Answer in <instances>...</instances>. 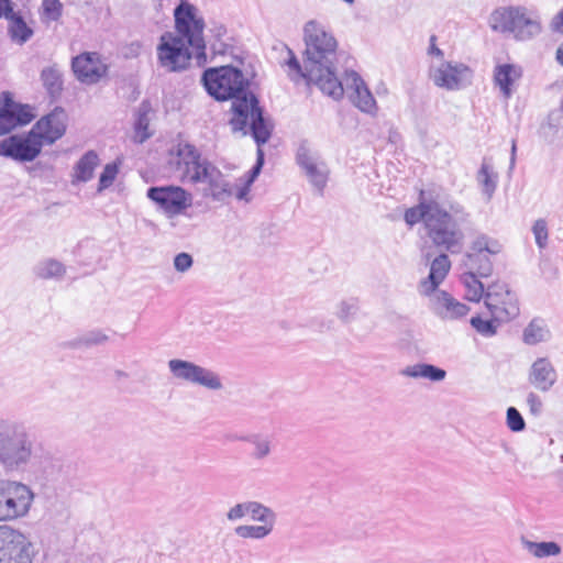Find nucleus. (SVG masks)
I'll return each mask as SVG.
<instances>
[{
    "instance_id": "nucleus-47",
    "label": "nucleus",
    "mask_w": 563,
    "mask_h": 563,
    "mask_svg": "<svg viewBox=\"0 0 563 563\" xmlns=\"http://www.w3.org/2000/svg\"><path fill=\"white\" fill-rule=\"evenodd\" d=\"M472 267H476L474 272L479 277H488L493 273V263L487 255H482V261L470 262Z\"/></svg>"
},
{
    "instance_id": "nucleus-15",
    "label": "nucleus",
    "mask_w": 563,
    "mask_h": 563,
    "mask_svg": "<svg viewBox=\"0 0 563 563\" xmlns=\"http://www.w3.org/2000/svg\"><path fill=\"white\" fill-rule=\"evenodd\" d=\"M430 77L437 87L446 90H460L472 82V69L462 63L443 62L431 69Z\"/></svg>"
},
{
    "instance_id": "nucleus-13",
    "label": "nucleus",
    "mask_w": 563,
    "mask_h": 563,
    "mask_svg": "<svg viewBox=\"0 0 563 563\" xmlns=\"http://www.w3.org/2000/svg\"><path fill=\"white\" fill-rule=\"evenodd\" d=\"M32 542L19 530L0 526V563H32Z\"/></svg>"
},
{
    "instance_id": "nucleus-63",
    "label": "nucleus",
    "mask_w": 563,
    "mask_h": 563,
    "mask_svg": "<svg viewBox=\"0 0 563 563\" xmlns=\"http://www.w3.org/2000/svg\"><path fill=\"white\" fill-rule=\"evenodd\" d=\"M343 2L347 3L349 5H353L355 0H342Z\"/></svg>"
},
{
    "instance_id": "nucleus-14",
    "label": "nucleus",
    "mask_w": 563,
    "mask_h": 563,
    "mask_svg": "<svg viewBox=\"0 0 563 563\" xmlns=\"http://www.w3.org/2000/svg\"><path fill=\"white\" fill-rule=\"evenodd\" d=\"M168 368L173 377L192 385L202 386L209 390H220L223 388L220 376L192 362L173 358L168 361Z\"/></svg>"
},
{
    "instance_id": "nucleus-52",
    "label": "nucleus",
    "mask_w": 563,
    "mask_h": 563,
    "mask_svg": "<svg viewBox=\"0 0 563 563\" xmlns=\"http://www.w3.org/2000/svg\"><path fill=\"white\" fill-rule=\"evenodd\" d=\"M548 124L554 129L563 128V111L561 109L551 111L548 117Z\"/></svg>"
},
{
    "instance_id": "nucleus-46",
    "label": "nucleus",
    "mask_w": 563,
    "mask_h": 563,
    "mask_svg": "<svg viewBox=\"0 0 563 563\" xmlns=\"http://www.w3.org/2000/svg\"><path fill=\"white\" fill-rule=\"evenodd\" d=\"M288 54H289V58L288 60L286 62V65L289 67V69L291 71L295 73V75H290V78L292 80H297L298 78H305L307 79V76L305 75V65L301 66L299 60L297 59L296 55L294 54V52L288 48Z\"/></svg>"
},
{
    "instance_id": "nucleus-30",
    "label": "nucleus",
    "mask_w": 563,
    "mask_h": 563,
    "mask_svg": "<svg viewBox=\"0 0 563 563\" xmlns=\"http://www.w3.org/2000/svg\"><path fill=\"white\" fill-rule=\"evenodd\" d=\"M550 338V330L544 320L534 318L523 330V342L529 345H536Z\"/></svg>"
},
{
    "instance_id": "nucleus-10",
    "label": "nucleus",
    "mask_w": 563,
    "mask_h": 563,
    "mask_svg": "<svg viewBox=\"0 0 563 563\" xmlns=\"http://www.w3.org/2000/svg\"><path fill=\"white\" fill-rule=\"evenodd\" d=\"M169 165L178 173L183 181L198 184L201 169L209 165V161L201 156L199 150L187 142H179L169 151Z\"/></svg>"
},
{
    "instance_id": "nucleus-58",
    "label": "nucleus",
    "mask_w": 563,
    "mask_h": 563,
    "mask_svg": "<svg viewBox=\"0 0 563 563\" xmlns=\"http://www.w3.org/2000/svg\"><path fill=\"white\" fill-rule=\"evenodd\" d=\"M12 7L10 0H0V18L11 12Z\"/></svg>"
},
{
    "instance_id": "nucleus-54",
    "label": "nucleus",
    "mask_w": 563,
    "mask_h": 563,
    "mask_svg": "<svg viewBox=\"0 0 563 563\" xmlns=\"http://www.w3.org/2000/svg\"><path fill=\"white\" fill-rule=\"evenodd\" d=\"M501 250H503L501 244L497 240L488 236L486 253L490 254V255H496V254H499L501 252Z\"/></svg>"
},
{
    "instance_id": "nucleus-25",
    "label": "nucleus",
    "mask_w": 563,
    "mask_h": 563,
    "mask_svg": "<svg viewBox=\"0 0 563 563\" xmlns=\"http://www.w3.org/2000/svg\"><path fill=\"white\" fill-rule=\"evenodd\" d=\"M99 162V156L95 151L86 152L74 166L73 184L89 181L93 177Z\"/></svg>"
},
{
    "instance_id": "nucleus-57",
    "label": "nucleus",
    "mask_w": 563,
    "mask_h": 563,
    "mask_svg": "<svg viewBox=\"0 0 563 563\" xmlns=\"http://www.w3.org/2000/svg\"><path fill=\"white\" fill-rule=\"evenodd\" d=\"M148 126V119L145 113H141L137 118L135 128L136 130H146Z\"/></svg>"
},
{
    "instance_id": "nucleus-42",
    "label": "nucleus",
    "mask_w": 563,
    "mask_h": 563,
    "mask_svg": "<svg viewBox=\"0 0 563 563\" xmlns=\"http://www.w3.org/2000/svg\"><path fill=\"white\" fill-rule=\"evenodd\" d=\"M118 172H119V168L115 163H110L104 166V168L100 175V178H99V186H98L99 192L109 188L113 184Z\"/></svg>"
},
{
    "instance_id": "nucleus-2",
    "label": "nucleus",
    "mask_w": 563,
    "mask_h": 563,
    "mask_svg": "<svg viewBox=\"0 0 563 563\" xmlns=\"http://www.w3.org/2000/svg\"><path fill=\"white\" fill-rule=\"evenodd\" d=\"M305 75L327 96L339 100L343 97V84L336 76L338 41L316 20L303 26Z\"/></svg>"
},
{
    "instance_id": "nucleus-35",
    "label": "nucleus",
    "mask_w": 563,
    "mask_h": 563,
    "mask_svg": "<svg viewBox=\"0 0 563 563\" xmlns=\"http://www.w3.org/2000/svg\"><path fill=\"white\" fill-rule=\"evenodd\" d=\"M210 36L214 40L211 43V51L214 55H224L228 53L229 45L224 42L227 27L220 22H211L209 26Z\"/></svg>"
},
{
    "instance_id": "nucleus-19",
    "label": "nucleus",
    "mask_w": 563,
    "mask_h": 563,
    "mask_svg": "<svg viewBox=\"0 0 563 563\" xmlns=\"http://www.w3.org/2000/svg\"><path fill=\"white\" fill-rule=\"evenodd\" d=\"M343 84V92L345 89L350 92L351 102L362 112L376 115L378 107L371 90L366 86L362 77L354 70L346 71Z\"/></svg>"
},
{
    "instance_id": "nucleus-23",
    "label": "nucleus",
    "mask_w": 563,
    "mask_h": 563,
    "mask_svg": "<svg viewBox=\"0 0 563 563\" xmlns=\"http://www.w3.org/2000/svg\"><path fill=\"white\" fill-rule=\"evenodd\" d=\"M442 196H426L424 191L420 192V201L416 207L409 208L405 212V221L409 225H415L420 221L423 222L424 229H427L428 218L434 212Z\"/></svg>"
},
{
    "instance_id": "nucleus-3",
    "label": "nucleus",
    "mask_w": 563,
    "mask_h": 563,
    "mask_svg": "<svg viewBox=\"0 0 563 563\" xmlns=\"http://www.w3.org/2000/svg\"><path fill=\"white\" fill-rule=\"evenodd\" d=\"M468 216L463 205L442 196L434 212L428 218L427 236L439 250L459 253L464 241L461 227L468 221Z\"/></svg>"
},
{
    "instance_id": "nucleus-4",
    "label": "nucleus",
    "mask_w": 563,
    "mask_h": 563,
    "mask_svg": "<svg viewBox=\"0 0 563 563\" xmlns=\"http://www.w3.org/2000/svg\"><path fill=\"white\" fill-rule=\"evenodd\" d=\"M451 261L445 253L435 256L430 263L429 275L421 279L418 286L420 295L432 298V308L437 316L444 320H454L465 317L470 308L456 300L446 291H437L438 287L448 276Z\"/></svg>"
},
{
    "instance_id": "nucleus-43",
    "label": "nucleus",
    "mask_w": 563,
    "mask_h": 563,
    "mask_svg": "<svg viewBox=\"0 0 563 563\" xmlns=\"http://www.w3.org/2000/svg\"><path fill=\"white\" fill-rule=\"evenodd\" d=\"M506 422H507V427L512 432H520V431H523L526 428V422H525L523 417L518 411V409L515 407H509L507 409Z\"/></svg>"
},
{
    "instance_id": "nucleus-56",
    "label": "nucleus",
    "mask_w": 563,
    "mask_h": 563,
    "mask_svg": "<svg viewBox=\"0 0 563 563\" xmlns=\"http://www.w3.org/2000/svg\"><path fill=\"white\" fill-rule=\"evenodd\" d=\"M252 184H249L247 181L244 184V186H242L241 188L238 189V191L235 192V197L236 199L239 200H244L246 199V196L249 195V191H250V186Z\"/></svg>"
},
{
    "instance_id": "nucleus-41",
    "label": "nucleus",
    "mask_w": 563,
    "mask_h": 563,
    "mask_svg": "<svg viewBox=\"0 0 563 563\" xmlns=\"http://www.w3.org/2000/svg\"><path fill=\"white\" fill-rule=\"evenodd\" d=\"M532 233L534 235L536 244L540 250H544L548 246L549 229L548 223L544 219H538L532 225Z\"/></svg>"
},
{
    "instance_id": "nucleus-64",
    "label": "nucleus",
    "mask_w": 563,
    "mask_h": 563,
    "mask_svg": "<svg viewBox=\"0 0 563 563\" xmlns=\"http://www.w3.org/2000/svg\"><path fill=\"white\" fill-rule=\"evenodd\" d=\"M559 109H561L563 111V99H562V102H561V106Z\"/></svg>"
},
{
    "instance_id": "nucleus-60",
    "label": "nucleus",
    "mask_w": 563,
    "mask_h": 563,
    "mask_svg": "<svg viewBox=\"0 0 563 563\" xmlns=\"http://www.w3.org/2000/svg\"><path fill=\"white\" fill-rule=\"evenodd\" d=\"M516 150H517L516 141H515V140H512V144H511V156H510V168H514L515 163H516Z\"/></svg>"
},
{
    "instance_id": "nucleus-8",
    "label": "nucleus",
    "mask_w": 563,
    "mask_h": 563,
    "mask_svg": "<svg viewBox=\"0 0 563 563\" xmlns=\"http://www.w3.org/2000/svg\"><path fill=\"white\" fill-rule=\"evenodd\" d=\"M186 37L173 32L163 33L157 45L159 66L168 73L185 70L192 57Z\"/></svg>"
},
{
    "instance_id": "nucleus-49",
    "label": "nucleus",
    "mask_w": 563,
    "mask_h": 563,
    "mask_svg": "<svg viewBox=\"0 0 563 563\" xmlns=\"http://www.w3.org/2000/svg\"><path fill=\"white\" fill-rule=\"evenodd\" d=\"M192 264V256L185 252L177 254L174 258V267L179 273L189 271Z\"/></svg>"
},
{
    "instance_id": "nucleus-29",
    "label": "nucleus",
    "mask_w": 563,
    "mask_h": 563,
    "mask_svg": "<svg viewBox=\"0 0 563 563\" xmlns=\"http://www.w3.org/2000/svg\"><path fill=\"white\" fill-rule=\"evenodd\" d=\"M521 543H522L523 548L532 556H534L537 559L558 556L562 552L560 544L554 541L534 542V541H530L526 538H522Z\"/></svg>"
},
{
    "instance_id": "nucleus-9",
    "label": "nucleus",
    "mask_w": 563,
    "mask_h": 563,
    "mask_svg": "<svg viewBox=\"0 0 563 563\" xmlns=\"http://www.w3.org/2000/svg\"><path fill=\"white\" fill-rule=\"evenodd\" d=\"M29 486L14 481H0V520H12L25 516L33 501Z\"/></svg>"
},
{
    "instance_id": "nucleus-34",
    "label": "nucleus",
    "mask_w": 563,
    "mask_h": 563,
    "mask_svg": "<svg viewBox=\"0 0 563 563\" xmlns=\"http://www.w3.org/2000/svg\"><path fill=\"white\" fill-rule=\"evenodd\" d=\"M34 273L38 278L42 279H53V278H62L66 273V267L63 263L54 258H47L40 262L35 268Z\"/></svg>"
},
{
    "instance_id": "nucleus-16",
    "label": "nucleus",
    "mask_w": 563,
    "mask_h": 563,
    "mask_svg": "<svg viewBox=\"0 0 563 563\" xmlns=\"http://www.w3.org/2000/svg\"><path fill=\"white\" fill-rule=\"evenodd\" d=\"M43 147L42 142L31 130L26 135H11L0 144V155L19 162H32Z\"/></svg>"
},
{
    "instance_id": "nucleus-11",
    "label": "nucleus",
    "mask_w": 563,
    "mask_h": 563,
    "mask_svg": "<svg viewBox=\"0 0 563 563\" xmlns=\"http://www.w3.org/2000/svg\"><path fill=\"white\" fill-rule=\"evenodd\" d=\"M146 197L167 217L184 214L192 205V195L180 186H152Z\"/></svg>"
},
{
    "instance_id": "nucleus-1",
    "label": "nucleus",
    "mask_w": 563,
    "mask_h": 563,
    "mask_svg": "<svg viewBox=\"0 0 563 563\" xmlns=\"http://www.w3.org/2000/svg\"><path fill=\"white\" fill-rule=\"evenodd\" d=\"M201 80L207 92L216 100H232L230 125L234 132L246 135L249 125L256 144H265L271 139L273 126L265 119L258 98L249 90L250 79L241 69L232 65L208 68Z\"/></svg>"
},
{
    "instance_id": "nucleus-38",
    "label": "nucleus",
    "mask_w": 563,
    "mask_h": 563,
    "mask_svg": "<svg viewBox=\"0 0 563 563\" xmlns=\"http://www.w3.org/2000/svg\"><path fill=\"white\" fill-rule=\"evenodd\" d=\"M358 299L357 298H346L341 300L335 307V316L339 320L344 323L351 322L358 312Z\"/></svg>"
},
{
    "instance_id": "nucleus-27",
    "label": "nucleus",
    "mask_w": 563,
    "mask_h": 563,
    "mask_svg": "<svg viewBox=\"0 0 563 563\" xmlns=\"http://www.w3.org/2000/svg\"><path fill=\"white\" fill-rule=\"evenodd\" d=\"M401 375L411 378H427L431 382H441L445 378L446 372L432 364L418 363L405 367L401 371Z\"/></svg>"
},
{
    "instance_id": "nucleus-5",
    "label": "nucleus",
    "mask_w": 563,
    "mask_h": 563,
    "mask_svg": "<svg viewBox=\"0 0 563 563\" xmlns=\"http://www.w3.org/2000/svg\"><path fill=\"white\" fill-rule=\"evenodd\" d=\"M34 454V442L26 429L12 420L0 419V465L9 472L24 470Z\"/></svg>"
},
{
    "instance_id": "nucleus-48",
    "label": "nucleus",
    "mask_w": 563,
    "mask_h": 563,
    "mask_svg": "<svg viewBox=\"0 0 563 563\" xmlns=\"http://www.w3.org/2000/svg\"><path fill=\"white\" fill-rule=\"evenodd\" d=\"M527 406L532 416L539 417L543 410V401L541 397L534 391H530L526 398Z\"/></svg>"
},
{
    "instance_id": "nucleus-6",
    "label": "nucleus",
    "mask_w": 563,
    "mask_h": 563,
    "mask_svg": "<svg viewBox=\"0 0 563 563\" xmlns=\"http://www.w3.org/2000/svg\"><path fill=\"white\" fill-rule=\"evenodd\" d=\"M492 29L501 33H510L517 41H529L542 32L539 19L527 15L525 7L497 9L490 18Z\"/></svg>"
},
{
    "instance_id": "nucleus-32",
    "label": "nucleus",
    "mask_w": 563,
    "mask_h": 563,
    "mask_svg": "<svg viewBox=\"0 0 563 563\" xmlns=\"http://www.w3.org/2000/svg\"><path fill=\"white\" fill-rule=\"evenodd\" d=\"M497 178L498 175L494 172L493 165L489 162H487L486 158H484L481 168L477 172L476 179L478 184L482 186V191L488 198H490L496 190Z\"/></svg>"
},
{
    "instance_id": "nucleus-44",
    "label": "nucleus",
    "mask_w": 563,
    "mask_h": 563,
    "mask_svg": "<svg viewBox=\"0 0 563 563\" xmlns=\"http://www.w3.org/2000/svg\"><path fill=\"white\" fill-rule=\"evenodd\" d=\"M42 8L43 15L51 21H57L62 16L63 4L59 0H43Z\"/></svg>"
},
{
    "instance_id": "nucleus-51",
    "label": "nucleus",
    "mask_w": 563,
    "mask_h": 563,
    "mask_svg": "<svg viewBox=\"0 0 563 563\" xmlns=\"http://www.w3.org/2000/svg\"><path fill=\"white\" fill-rule=\"evenodd\" d=\"M249 501L236 504L227 514V518L230 521H236L242 519L246 514H249Z\"/></svg>"
},
{
    "instance_id": "nucleus-31",
    "label": "nucleus",
    "mask_w": 563,
    "mask_h": 563,
    "mask_svg": "<svg viewBox=\"0 0 563 563\" xmlns=\"http://www.w3.org/2000/svg\"><path fill=\"white\" fill-rule=\"evenodd\" d=\"M41 80L51 98L60 96L63 90L62 73L56 66L46 67L41 71Z\"/></svg>"
},
{
    "instance_id": "nucleus-50",
    "label": "nucleus",
    "mask_w": 563,
    "mask_h": 563,
    "mask_svg": "<svg viewBox=\"0 0 563 563\" xmlns=\"http://www.w3.org/2000/svg\"><path fill=\"white\" fill-rule=\"evenodd\" d=\"M262 145L257 144V151H256V163L249 172V179L246 180L249 184H253V181L257 178L260 175L262 167L264 165V151L262 150Z\"/></svg>"
},
{
    "instance_id": "nucleus-7",
    "label": "nucleus",
    "mask_w": 563,
    "mask_h": 563,
    "mask_svg": "<svg viewBox=\"0 0 563 563\" xmlns=\"http://www.w3.org/2000/svg\"><path fill=\"white\" fill-rule=\"evenodd\" d=\"M175 26L177 35L184 36L195 52L198 65L207 63L206 42L203 38L205 20L196 15V9L181 3L175 9Z\"/></svg>"
},
{
    "instance_id": "nucleus-24",
    "label": "nucleus",
    "mask_w": 563,
    "mask_h": 563,
    "mask_svg": "<svg viewBox=\"0 0 563 563\" xmlns=\"http://www.w3.org/2000/svg\"><path fill=\"white\" fill-rule=\"evenodd\" d=\"M521 77L522 68L514 64H500L497 65L494 70V82L499 87L506 99L512 96V85Z\"/></svg>"
},
{
    "instance_id": "nucleus-62",
    "label": "nucleus",
    "mask_w": 563,
    "mask_h": 563,
    "mask_svg": "<svg viewBox=\"0 0 563 563\" xmlns=\"http://www.w3.org/2000/svg\"><path fill=\"white\" fill-rule=\"evenodd\" d=\"M131 48L134 53H137V51L141 48L140 43H132Z\"/></svg>"
},
{
    "instance_id": "nucleus-61",
    "label": "nucleus",
    "mask_w": 563,
    "mask_h": 563,
    "mask_svg": "<svg viewBox=\"0 0 563 563\" xmlns=\"http://www.w3.org/2000/svg\"><path fill=\"white\" fill-rule=\"evenodd\" d=\"M114 377L120 380V379H125L129 377L128 373H125L124 371H121V369H117L114 371Z\"/></svg>"
},
{
    "instance_id": "nucleus-33",
    "label": "nucleus",
    "mask_w": 563,
    "mask_h": 563,
    "mask_svg": "<svg viewBox=\"0 0 563 563\" xmlns=\"http://www.w3.org/2000/svg\"><path fill=\"white\" fill-rule=\"evenodd\" d=\"M474 272L464 273L461 280L465 287V298L470 301L478 302L485 299L486 289Z\"/></svg>"
},
{
    "instance_id": "nucleus-22",
    "label": "nucleus",
    "mask_w": 563,
    "mask_h": 563,
    "mask_svg": "<svg viewBox=\"0 0 563 563\" xmlns=\"http://www.w3.org/2000/svg\"><path fill=\"white\" fill-rule=\"evenodd\" d=\"M558 371L549 357H537L528 369V383L541 393L550 391L558 382Z\"/></svg>"
},
{
    "instance_id": "nucleus-21",
    "label": "nucleus",
    "mask_w": 563,
    "mask_h": 563,
    "mask_svg": "<svg viewBox=\"0 0 563 563\" xmlns=\"http://www.w3.org/2000/svg\"><path fill=\"white\" fill-rule=\"evenodd\" d=\"M66 112L63 108L56 107L51 113L40 119L32 128L33 133L42 144H53L60 139L66 131Z\"/></svg>"
},
{
    "instance_id": "nucleus-39",
    "label": "nucleus",
    "mask_w": 563,
    "mask_h": 563,
    "mask_svg": "<svg viewBox=\"0 0 563 563\" xmlns=\"http://www.w3.org/2000/svg\"><path fill=\"white\" fill-rule=\"evenodd\" d=\"M108 341V335L103 333L101 330H91L82 335L76 338L71 342V346L74 347H91L95 345L103 344Z\"/></svg>"
},
{
    "instance_id": "nucleus-59",
    "label": "nucleus",
    "mask_w": 563,
    "mask_h": 563,
    "mask_svg": "<svg viewBox=\"0 0 563 563\" xmlns=\"http://www.w3.org/2000/svg\"><path fill=\"white\" fill-rule=\"evenodd\" d=\"M555 60L559 65L563 66V42L558 46L555 51Z\"/></svg>"
},
{
    "instance_id": "nucleus-45",
    "label": "nucleus",
    "mask_w": 563,
    "mask_h": 563,
    "mask_svg": "<svg viewBox=\"0 0 563 563\" xmlns=\"http://www.w3.org/2000/svg\"><path fill=\"white\" fill-rule=\"evenodd\" d=\"M487 239V235L482 234L473 241L471 246L473 253L467 255L468 262L482 261V255H486Z\"/></svg>"
},
{
    "instance_id": "nucleus-28",
    "label": "nucleus",
    "mask_w": 563,
    "mask_h": 563,
    "mask_svg": "<svg viewBox=\"0 0 563 563\" xmlns=\"http://www.w3.org/2000/svg\"><path fill=\"white\" fill-rule=\"evenodd\" d=\"M9 20L8 32L13 42L23 44L33 35V31L27 26L23 18L13 10L4 15Z\"/></svg>"
},
{
    "instance_id": "nucleus-37",
    "label": "nucleus",
    "mask_w": 563,
    "mask_h": 563,
    "mask_svg": "<svg viewBox=\"0 0 563 563\" xmlns=\"http://www.w3.org/2000/svg\"><path fill=\"white\" fill-rule=\"evenodd\" d=\"M274 527L268 525H261V526H238L234 529V532L238 537L243 539H254V540H261L266 538L268 534L272 533Z\"/></svg>"
},
{
    "instance_id": "nucleus-20",
    "label": "nucleus",
    "mask_w": 563,
    "mask_h": 563,
    "mask_svg": "<svg viewBox=\"0 0 563 563\" xmlns=\"http://www.w3.org/2000/svg\"><path fill=\"white\" fill-rule=\"evenodd\" d=\"M198 184H207L203 195L218 202H225L234 195L231 183L211 162L201 169Z\"/></svg>"
},
{
    "instance_id": "nucleus-55",
    "label": "nucleus",
    "mask_w": 563,
    "mask_h": 563,
    "mask_svg": "<svg viewBox=\"0 0 563 563\" xmlns=\"http://www.w3.org/2000/svg\"><path fill=\"white\" fill-rule=\"evenodd\" d=\"M429 54L435 55L437 57L443 58V52L435 45V36L432 35L430 38Z\"/></svg>"
},
{
    "instance_id": "nucleus-36",
    "label": "nucleus",
    "mask_w": 563,
    "mask_h": 563,
    "mask_svg": "<svg viewBox=\"0 0 563 563\" xmlns=\"http://www.w3.org/2000/svg\"><path fill=\"white\" fill-rule=\"evenodd\" d=\"M249 514L253 520L260 521L264 525L275 526L276 514L269 507L258 501H249Z\"/></svg>"
},
{
    "instance_id": "nucleus-17",
    "label": "nucleus",
    "mask_w": 563,
    "mask_h": 563,
    "mask_svg": "<svg viewBox=\"0 0 563 563\" xmlns=\"http://www.w3.org/2000/svg\"><path fill=\"white\" fill-rule=\"evenodd\" d=\"M71 69L80 82L93 85L107 75L108 66L103 63L100 54L85 52L73 58Z\"/></svg>"
},
{
    "instance_id": "nucleus-12",
    "label": "nucleus",
    "mask_w": 563,
    "mask_h": 563,
    "mask_svg": "<svg viewBox=\"0 0 563 563\" xmlns=\"http://www.w3.org/2000/svg\"><path fill=\"white\" fill-rule=\"evenodd\" d=\"M485 306L498 322H508L520 313L518 298L505 283H493L487 286Z\"/></svg>"
},
{
    "instance_id": "nucleus-40",
    "label": "nucleus",
    "mask_w": 563,
    "mask_h": 563,
    "mask_svg": "<svg viewBox=\"0 0 563 563\" xmlns=\"http://www.w3.org/2000/svg\"><path fill=\"white\" fill-rule=\"evenodd\" d=\"M471 325L483 336L490 338L497 333V327L500 322L493 317L490 320H484L479 316H474L470 320Z\"/></svg>"
},
{
    "instance_id": "nucleus-18",
    "label": "nucleus",
    "mask_w": 563,
    "mask_h": 563,
    "mask_svg": "<svg viewBox=\"0 0 563 563\" xmlns=\"http://www.w3.org/2000/svg\"><path fill=\"white\" fill-rule=\"evenodd\" d=\"M297 164L305 170L311 185L322 195L328 181V167L311 153L307 141L300 143L296 154Z\"/></svg>"
},
{
    "instance_id": "nucleus-26",
    "label": "nucleus",
    "mask_w": 563,
    "mask_h": 563,
    "mask_svg": "<svg viewBox=\"0 0 563 563\" xmlns=\"http://www.w3.org/2000/svg\"><path fill=\"white\" fill-rule=\"evenodd\" d=\"M238 440L247 442L252 446L251 456L256 461L267 459L272 453L273 441L272 438L263 433H251L242 435Z\"/></svg>"
},
{
    "instance_id": "nucleus-53",
    "label": "nucleus",
    "mask_w": 563,
    "mask_h": 563,
    "mask_svg": "<svg viewBox=\"0 0 563 563\" xmlns=\"http://www.w3.org/2000/svg\"><path fill=\"white\" fill-rule=\"evenodd\" d=\"M550 29L554 33L563 34V8L551 19Z\"/></svg>"
}]
</instances>
